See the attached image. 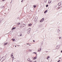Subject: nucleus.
Segmentation results:
<instances>
[{
  "label": "nucleus",
  "instance_id": "nucleus-9",
  "mask_svg": "<svg viewBox=\"0 0 62 62\" xmlns=\"http://www.w3.org/2000/svg\"><path fill=\"white\" fill-rule=\"evenodd\" d=\"M61 3H59L58 4V5L59 6H60V5H61Z\"/></svg>",
  "mask_w": 62,
  "mask_h": 62
},
{
  "label": "nucleus",
  "instance_id": "nucleus-26",
  "mask_svg": "<svg viewBox=\"0 0 62 62\" xmlns=\"http://www.w3.org/2000/svg\"><path fill=\"white\" fill-rule=\"evenodd\" d=\"M5 0H2V1H5Z\"/></svg>",
  "mask_w": 62,
  "mask_h": 62
},
{
  "label": "nucleus",
  "instance_id": "nucleus-4",
  "mask_svg": "<svg viewBox=\"0 0 62 62\" xmlns=\"http://www.w3.org/2000/svg\"><path fill=\"white\" fill-rule=\"evenodd\" d=\"M13 53H12L11 54V57L12 58L13 57Z\"/></svg>",
  "mask_w": 62,
  "mask_h": 62
},
{
  "label": "nucleus",
  "instance_id": "nucleus-33",
  "mask_svg": "<svg viewBox=\"0 0 62 62\" xmlns=\"http://www.w3.org/2000/svg\"><path fill=\"white\" fill-rule=\"evenodd\" d=\"M15 46L16 47V46Z\"/></svg>",
  "mask_w": 62,
  "mask_h": 62
},
{
  "label": "nucleus",
  "instance_id": "nucleus-14",
  "mask_svg": "<svg viewBox=\"0 0 62 62\" xmlns=\"http://www.w3.org/2000/svg\"><path fill=\"white\" fill-rule=\"evenodd\" d=\"M36 5H34L33 6V7H34V8H35V7H36Z\"/></svg>",
  "mask_w": 62,
  "mask_h": 62
},
{
  "label": "nucleus",
  "instance_id": "nucleus-28",
  "mask_svg": "<svg viewBox=\"0 0 62 62\" xmlns=\"http://www.w3.org/2000/svg\"><path fill=\"white\" fill-rule=\"evenodd\" d=\"M36 62V61H35L34 62Z\"/></svg>",
  "mask_w": 62,
  "mask_h": 62
},
{
  "label": "nucleus",
  "instance_id": "nucleus-6",
  "mask_svg": "<svg viewBox=\"0 0 62 62\" xmlns=\"http://www.w3.org/2000/svg\"><path fill=\"white\" fill-rule=\"evenodd\" d=\"M41 48H39L38 49V51H41Z\"/></svg>",
  "mask_w": 62,
  "mask_h": 62
},
{
  "label": "nucleus",
  "instance_id": "nucleus-30",
  "mask_svg": "<svg viewBox=\"0 0 62 62\" xmlns=\"http://www.w3.org/2000/svg\"><path fill=\"white\" fill-rule=\"evenodd\" d=\"M27 45H29V44H27Z\"/></svg>",
  "mask_w": 62,
  "mask_h": 62
},
{
  "label": "nucleus",
  "instance_id": "nucleus-27",
  "mask_svg": "<svg viewBox=\"0 0 62 62\" xmlns=\"http://www.w3.org/2000/svg\"><path fill=\"white\" fill-rule=\"evenodd\" d=\"M20 24V23H19L18 24L19 25V24Z\"/></svg>",
  "mask_w": 62,
  "mask_h": 62
},
{
  "label": "nucleus",
  "instance_id": "nucleus-5",
  "mask_svg": "<svg viewBox=\"0 0 62 62\" xmlns=\"http://www.w3.org/2000/svg\"><path fill=\"white\" fill-rule=\"evenodd\" d=\"M32 25V24L31 23H30L28 24V25L29 26H31Z\"/></svg>",
  "mask_w": 62,
  "mask_h": 62
},
{
  "label": "nucleus",
  "instance_id": "nucleus-25",
  "mask_svg": "<svg viewBox=\"0 0 62 62\" xmlns=\"http://www.w3.org/2000/svg\"><path fill=\"white\" fill-rule=\"evenodd\" d=\"M23 0H21V2H23Z\"/></svg>",
  "mask_w": 62,
  "mask_h": 62
},
{
  "label": "nucleus",
  "instance_id": "nucleus-8",
  "mask_svg": "<svg viewBox=\"0 0 62 62\" xmlns=\"http://www.w3.org/2000/svg\"><path fill=\"white\" fill-rule=\"evenodd\" d=\"M2 58H3V60H4L5 59H6V58L4 56H3Z\"/></svg>",
  "mask_w": 62,
  "mask_h": 62
},
{
  "label": "nucleus",
  "instance_id": "nucleus-22",
  "mask_svg": "<svg viewBox=\"0 0 62 62\" xmlns=\"http://www.w3.org/2000/svg\"><path fill=\"white\" fill-rule=\"evenodd\" d=\"M28 30H29L28 29L27 30V32H28Z\"/></svg>",
  "mask_w": 62,
  "mask_h": 62
},
{
  "label": "nucleus",
  "instance_id": "nucleus-11",
  "mask_svg": "<svg viewBox=\"0 0 62 62\" xmlns=\"http://www.w3.org/2000/svg\"><path fill=\"white\" fill-rule=\"evenodd\" d=\"M49 57H50L49 56H48L47 57V59H49Z\"/></svg>",
  "mask_w": 62,
  "mask_h": 62
},
{
  "label": "nucleus",
  "instance_id": "nucleus-31",
  "mask_svg": "<svg viewBox=\"0 0 62 62\" xmlns=\"http://www.w3.org/2000/svg\"><path fill=\"white\" fill-rule=\"evenodd\" d=\"M61 53H62V51H61Z\"/></svg>",
  "mask_w": 62,
  "mask_h": 62
},
{
  "label": "nucleus",
  "instance_id": "nucleus-15",
  "mask_svg": "<svg viewBox=\"0 0 62 62\" xmlns=\"http://www.w3.org/2000/svg\"><path fill=\"white\" fill-rule=\"evenodd\" d=\"M30 60V58H28V61H29Z\"/></svg>",
  "mask_w": 62,
  "mask_h": 62
},
{
  "label": "nucleus",
  "instance_id": "nucleus-16",
  "mask_svg": "<svg viewBox=\"0 0 62 62\" xmlns=\"http://www.w3.org/2000/svg\"><path fill=\"white\" fill-rule=\"evenodd\" d=\"M37 57H36V56L35 57H34V58H33V59H36V58Z\"/></svg>",
  "mask_w": 62,
  "mask_h": 62
},
{
  "label": "nucleus",
  "instance_id": "nucleus-17",
  "mask_svg": "<svg viewBox=\"0 0 62 62\" xmlns=\"http://www.w3.org/2000/svg\"><path fill=\"white\" fill-rule=\"evenodd\" d=\"M48 7V5H46V7Z\"/></svg>",
  "mask_w": 62,
  "mask_h": 62
},
{
  "label": "nucleus",
  "instance_id": "nucleus-23",
  "mask_svg": "<svg viewBox=\"0 0 62 62\" xmlns=\"http://www.w3.org/2000/svg\"><path fill=\"white\" fill-rule=\"evenodd\" d=\"M34 54H36V53L34 52Z\"/></svg>",
  "mask_w": 62,
  "mask_h": 62
},
{
  "label": "nucleus",
  "instance_id": "nucleus-29",
  "mask_svg": "<svg viewBox=\"0 0 62 62\" xmlns=\"http://www.w3.org/2000/svg\"><path fill=\"white\" fill-rule=\"evenodd\" d=\"M61 37H60V38H59V39H61Z\"/></svg>",
  "mask_w": 62,
  "mask_h": 62
},
{
  "label": "nucleus",
  "instance_id": "nucleus-12",
  "mask_svg": "<svg viewBox=\"0 0 62 62\" xmlns=\"http://www.w3.org/2000/svg\"><path fill=\"white\" fill-rule=\"evenodd\" d=\"M12 40H13V41H15V39H12Z\"/></svg>",
  "mask_w": 62,
  "mask_h": 62
},
{
  "label": "nucleus",
  "instance_id": "nucleus-2",
  "mask_svg": "<svg viewBox=\"0 0 62 62\" xmlns=\"http://www.w3.org/2000/svg\"><path fill=\"white\" fill-rule=\"evenodd\" d=\"M25 25L24 24H23L22 25H21V27H23L25 26Z\"/></svg>",
  "mask_w": 62,
  "mask_h": 62
},
{
  "label": "nucleus",
  "instance_id": "nucleus-3",
  "mask_svg": "<svg viewBox=\"0 0 62 62\" xmlns=\"http://www.w3.org/2000/svg\"><path fill=\"white\" fill-rule=\"evenodd\" d=\"M38 19V17L37 16L35 17V21H36Z\"/></svg>",
  "mask_w": 62,
  "mask_h": 62
},
{
  "label": "nucleus",
  "instance_id": "nucleus-21",
  "mask_svg": "<svg viewBox=\"0 0 62 62\" xmlns=\"http://www.w3.org/2000/svg\"><path fill=\"white\" fill-rule=\"evenodd\" d=\"M29 51H31V50H29Z\"/></svg>",
  "mask_w": 62,
  "mask_h": 62
},
{
  "label": "nucleus",
  "instance_id": "nucleus-19",
  "mask_svg": "<svg viewBox=\"0 0 62 62\" xmlns=\"http://www.w3.org/2000/svg\"><path fill=\"white\" fill-rule=\"evenodd\" d=\"M60 60H59L57 62H59L60 61Z\"/></svg>",
  "mask_w": 62,
  "mask_h": 62
},
{
  "label": "nucleus",
  "instance_id": "nucleus-18",
  "mask_svg": "<svg viewBox=\"0 0 62 62\" xmlns=\"http://www.w3.org/2000/svg\"><path fill=\"white\" fill-rule=\"evenodd\" d=\"M20 36H22V34H20Z\"/></svg>",
  "mask_w": 62,
  "mask_h": 62
},
{
  "label": "nucleus",
  "instance_id": "nucleus-20",
  "mask_svg": "<svg viewBox=\"0 0 62 62\" xmlns=\"http://www.w3.org/2000/svg\"><path fill=\"white\" fill-rule=\"evenodd\" d=\"M60 8V7H58V9H59V8Z\"/></svg>",
  "mask_w": 62,
  "mask_h": 62
},
{
  "label": "nucleus",
  "instance_id": "nucleus-10",
  "mask_svg": "<svg viewBox=\"0 0 62 62\" xmlns=\"http://www.w3.org/2000/svg\"><path fill=\"white\" fill-rule=\"evenodd\" d=\"M47 10H46L44 12V13H46L47 12Z\"/></svg>",
  "mask_w": 62,
  "mask_h": 62
},
{
  "label": "nucleus",
  "instance_id": "nucleus-1",
  "mask_svg": "<svg viewBox=\"0 0 62 62\" xmlns=\"http://www.w3.org/2000/svg\"><path fill=\"white\" fill-rule=\"evenodd\" d=\"M44 18H43L41 20V21H40V23H41L42 22L44 21Z\"/></svg>",
  "mask_w": 62,
  "mask_h": 62
},
{
  "label": "nucleus",
  "instance_id": "nucleus-7",
  "mask_svg": "<svg viewBox=\"0 0 62 62\" xmlns=\"http://www.w3.org/2000/svg\"><path fill=\"white\" fill-rule=\"evenodd\" d=\"M8 43V42L6 43H5L4 44V45H7Z\"/></svg>",
  "mask_w": 62,
  "mask_h": 62
},
{
  "label": "nucleus",
  "instance_id": "nucleus-32",
  "mask_svg": "<svg viewBox=\"0 0 62 62\" xmlns=\"http://www.w3.org/2000/svg\"><path fill=\"white\" fill-rule=\"evenodd\" d=\"M61 59V58H59V59Z\"/></svg>",
  "mask_w": 62,
  "mask_h": 62
},
{
  "label": "nucleus",
  "instance_id": "nucleus-13",
  "mask_svg": "<svg viewBox=\"0 0 62 62\" xmlns=\"http://www.w3.org/2000/svg\"><path fill=\"white\" fill-rule=\"evenodd\" d=\"M16 28H13L12 29V30H13L14 29H15Z\"/></svg>",
  "mask_w": 62,
  "mask_h": 62
},
{
  "label": "nucleus",
  "instance_id": "nucleus-24",
  "mask_svg": "<svg viewBox=\"0 0 62 62\" xmlns=\"http://www.w3.org/2000/svg\"><path fill=\"white\" fill-rule=\"evenodd\" d=\"M33 42H35V41L34 40H33Z\"/></svg>",
  "mask_w": 62,
  "mask_h": 62
}]
</instances>
